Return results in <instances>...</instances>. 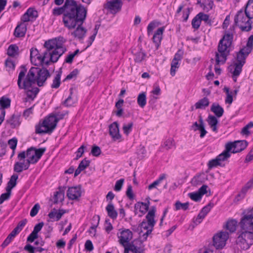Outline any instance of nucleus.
Returning a JSON list of instances; mask_svg holds the SVG:
<instances>
[{"label":"nucleus","instance_id":"nucleus-28","mask_svg":"<svg viewBox=\"0 0 253 253\" xmlns=\"http://www.w3.org/2000/svg\"><path fill=\"white\" fill-rule=\"evenodd\" d=\"M64 199V191L61 190V188H59V190L57 191L54 195V203L57 204L59 202H62Z\"/></svg>","mask_w":253,"mask_h":253},{"label":"nucleus","instance_id":"nucleus-46","mask_svg":"<svg viewBox=\"0 0 253 253\" xmlns=\"http://www.w3.org/2000/svg\"><path fill=\"white\" fill-rule=\"evenodd\" d=\"M174 142L173 139L170 138L166 140L164 143L163 147L167 150L172 149L174 147Z\"/></svg>","mask_w":253,"mask_h":253},{"label":"nucleus","instance_id":"nucleus-10","mask_svg":"<svg viewBox=\"0 0 253 253\" xmlns=\"http://www.w3.org/2000/svg\"><path fill=\"white\" fill-rule=\"evenodd\" d=\"M239 224L241 230L253 231V208L244 213Z\"/></svg>","mask_w":253,"mask_h":253},{"label":"nucleus","instance_id":"nucleus-18","mask_svg":"<svg viewBox=\"0 0 253 253\" xmlns=\"http://www.w3.org/2000/svg\"><path fill=\"white\" fill-rule=\"evenodd\" d=\"M6 123L9 125L12 128L19 126L21 123L20 116L13 114L8 119L6 120Z\"/></svg>","mask_w":253,"mask_h":253},{"label":"nucleus","instance_id":"nucleus-48","mask_svg":"<svg viewBox=\"0 0 253 253\" xmlns=\"http://www.w3.org/2000/svg\"><path fill=\"white\" fill-rule=\"evenodd\" d=\"M23 162H17L14 165L13 170L15 172L21 173L23 170Z\"/></svg>","mask_w":253,"mask_h":253},{"label":"nucleus","instance_id":"nucleus-57","mask_svg":"<svg viewBox=\"0 0 253 253\" xmlns=\"http://www.w3.org/2000/svg\"><path fill=\"white\" fill-rule=\"evenodd\" d=\"M40 209V206L39 204H36L34 205V206L32 208L31 211H30V215L32 217H34L36 216L39 210Z\"/></svg>","mask_w":253,"mask_h":253},{"label":"nucleus","instance_id":"nucleus-26","mask_svg":"<svg viewBox=\"0 0 253 253\" xmlns=\"http://www.w3.org/2000/svg\"><path fill=\"white\" fill-rule=\"evenodd\" d=\"M207 122L212 130L214 132H217V125L218 123V120L215 116L210 115L207 119Z\"/></svg>","mask_w":253,"mask_h":253},{"label":"nucleus","instance_id":"nucleus-11","mask_svg":"<svg viewBox=\"0 0 253 253\" xmlns=\"http://www.w3.org/2000/svg\"><path fill=\"white\" fill-rule=\"evenodd\" d=\"M82 187L80 185L69 187L67 191V196L69 200L79 201L82 196Z\"/></svg>","mask_w":253,"mask_h":253},{"label":"nucleus","instance_id":"nucleus-33","mask_svg":"<svg viewBox=\"0 0 253 253\" xmlns=\"http://www.w3.org/2000/svg\"><path fill=\"white\" fill-rule=\"evenodd\" d=\"M18 47L16 44H11L7 49V54L11 57H14L18 54Z\"/></svg>","mask_w":253,"mask_h":253},{"label":"nucleus","instance_id":"nucleus-24","mask_svg":"<svg viewBox=\"0 0 253 253\" xmlns=\"http://www.w3.org/2000/svg\"><path fill=\"white\" fill-rule=\"evenodd\" d=\"M106 210L107 212L108 215L113 219L117 218L118 216V212L115 210V207L112 202H109L108 205L106 208Z\"/></svg>","mask_w":253,"mask_h":253},{"label":"nucleus","instance_id":"nucleus-13","mask_svg":"<svg viewBox=\"0 0 253 253\" xmlns=\"http://www.w3.org/2000/svg\"><path fill=\"white\" fill-rule=\"evenodd\" d=\"M121 235L118 236L119 242L124 247L127 244L132 238V233L129 229H125L120 233Z\"/></svg>","mask_w":253,"mask_h":253},{"label":"nucleus","instance_id":"nucleus-32","mask_svg":"<svg viewBox=\"0 0 253 253\" xmlns=\"http://www.w3.org/2000/svg\"><path fill=\"white\" fill-rule=\"evenodd\" d=\"M137 101L139 106L141 108H143L146 104V93L142 92L140 93L137 97Z\"/></svg>","mask_w":253,"mask_h":253},{"label":"nucleus","instance_id":"nucleus-60","mask_svg":"<svg viewBox=\"0 0 253 253\" xmlns=\"http://www.w3.org/2000/svg\"><path fill=\"white\" fill-rule=\"evenodd\" d=\"M8 143L10 148L14 151L16 149L17 146V139L16 138H13L8 140Z\"/></svg>","mask_w":253,"mask_h":253},{"label":"nucleus","instance_id":"nucleus-49","mask_svg":"<svg viewBox=\"0 0 253 253\" xmlns=\"http://www.w3.org/2000/svg\"><path fill=\"white\" fill-rule=\"evenodd\" d=\"M245 13L248 18H253V4L249 7L245 6Z\"/></svg>","mask_w":253,"mask_h":253},{"label":"nucleus","instance_id":"nucleus-54","mask_svg":"<svg viewBox=\"0 0 253 253\" xmlns=\"http://www.w3.org/2000/svg\"><path fill=\"white\" fill-rule=\"evenodd\" d=\"M124 181L125 180L124 178H121L117 180L115 185L114 190L116 191H120L122 188Z\"/></svg>","mask_w":253,"mask_h":253},{"label":"nucleus","instance_id":"nucleus-14","mask_svg":"<svg viewBox=\"0 0 253 253\" xmlns=\"http://www.w3.org/2000/svg\"><path fill=\"white\" fill-rule=\"evenodd\" d=\"M119 126V124L117 122L113 123L109 126V134L114 141L118 140L121 137Z\"/></svg>","mask_w":253,"mask_h":253},{"label":"nucleus","instance_id":"nucleus-45","mask_svg":"<svg viewBox=\"0 0 253 253\" xmlns=\"http://www.w3.org/2000/svg\"><path fill=\"white\" fill-rule=\"evenodd\" d=\"M179 68V61H176L172 59L171 63L170 68V75L174 76L175 74L176 69Z\"/></svg>","mask_w":253,"mask_h":253},{"label":"nucleus","instance_id":"nucleus-35","mask_svg":"<svg viewBox=\"0 0 253 253\" xmlns=\"http://www.w3.org/2000/svg\"><path fill=\"white\" fill-rule=\"evenodd\" d=\"M65 211H60L59 212L51 211L48 214V216L51 219L56 218V221H58L61 218Z\"/></svg>","mask_w":253,"mask_h":253},{"label":"nucleus","instance_id":"nucleus-39","mask_svg":"<svg viewBox=\"0 0 253 253\" xmlns=\"http://www.w3.org/2000/svg\"><path fill=\"white\" fill-rule=\"evenodd\" d=\"M46 151V148H41L39 149H36L34 147V155H35L37 162L42 157L43 153Z\"/></svg>","mask_w":253,"mask_h":253},{"label":"nucleus","instance_id":"nucleus-40","mask_svg":"<svg viewBox=\"0 0 253 253\" xmlns=\"http://www.w3.org/2000/svg\"><path fill=\"white\" fill-rule=\"evenodd\" d=\"M201 21L199 18V16L197 14L192 20L191 25L192 28L197 30L199 28L201 25Z\"/></svg>","mask_w":253,"mask_h":253},{"label":"nucleus","instance_id":"nucleus-37","mask_svg":"<svg viewBox=\"0 0 253 253\" xmlns=\"http://www.w3.org/2000/svg\"><path fill=\"white\" fill-rule=\"evenodd\" d=\"M247 57L243 53L239 51L237 54V64L244 65L246 63V59Z\"/></svg>","mask_w":253,"mask_h":253},{"label":"nucleus","instance_id":"nucleus-62","mask_svg":"<svg viewBox=\"0 0 253 253\" xmlns=\"http://www.w3.org/2000/svg\"><path fill=\"white\" fill-rule=\"evenodd\" d=\"M38 237V235L37 233L32 231V233L29 235L28 237L27 241L29 242L32 243Z\"/></svg>","mask_w":253,"mask_h":253},{"label":"nucleus","instance_id":"nucleus-22","mask_svg":"<svg viewBox=\"0 0 253 253\" xmlns=\"http://www.w3.org/2000/svg\"><path fill=\"white\" fill-rule=\"evenodd\" d=\"M90 161L84 158L82 160L79 165L78 168L75 171L74 176H78L83 170L85 169L87 167L89 166Z\"/></svg>","mask_w":253,"mask_h":253},{"label":"nucleus","instance_id":"nucleus-9","mask_svg":"<svg viewBox=\"0 0 253 253\" xmlns=\"http://www.w3.org/2000/svg\"><path fill=\"white\" fill-rule=\"evenodd\" d=\"M251 19L243 13L242 9L239 10L234 18V22L243 31L248 32L252 29Z\"/></svg>","mask_w":253,"mask_h":253},{"label":"nucleus","instance_id":"nucleus-19","mask_svg":"<svg viewBox=\"0 0 253 253\" xmlns=\"http://www.w3.org/2000/svg\"><path fill=\"white\" fill-rule=\"evenodd\" d=\"M107 8L113 12L121 10L122 3L121 0H113L107 2Z\"/></svg>","mask_w":253,"mask_h":253},{"label":"nucleus","instance_id":"nucleus-43","mask_svg":"<svg viewBox=\"0 0 253 253\" xmlns=\"http://www.w3.org/2000/svg\"><path fill=\"white\" fill-rule=\"evenodd\" d=\"M159 25V22L153 21L150 22L147 27V33L149 36L152 34L153 30Z\"/></svg>","mask_w":253,"mask_h":253},{"label":"nucleus","instance_id":"nucleus-20","mask_svg":"<svg viewBox=\"0 0 253 253\" xmlns=\"http://www.w3.org/2000/svg\"><path fill=\"white\" fill-rule=\"evenodd\" d=\"M231 147L225 144V150L221 154L218 155L216 158L219 163L227 160L231 156Z\"/></svg>","mask_w":253,"mask_h":253},{"label":"nucleus","instance_id":"nucleus-4","mask_svg":"<svg viewBox=\"0 0 253 253\" xmlns=\"http://www.w3.org/2000/svg\"><path fill=\"white\" fill-rule=\"evenodd\" d=\"M87 12V8L84 7L71 20L70 23L65 26L69 30L75 29L71 35L79 41L83 40L87 33V29L83 26L86 18Z\"/></svg>","mask_w":253,"mask_h":253},{"label":"nucleus","instance_id":"nucleus-34","mask_svg":"<svg viewBox=\"0 0 253 253\" xmlns=\"http://www.w3.org/2000/svg\"><path fill=\"white\" fill-rule=\"evenodd\" d=\"M62 72L59 71L57 73V74L56 75V76L55 77L53 81V83L52 84L51 87L52 88H57L59 87L60 85V78L61 76Z\"/></svg>","mask_w":253,"mask_h":253},{"label":"nucleus","instance_id":"nucleus-52","mask_svg":"<svg viewBox=\"0 0 253 253\" xmlns=\"http://www.w3.org/2000/svg\"><path fill=\"white\" fill-rule=\"evenodd\" d=\"M188 196L192 200L196 202L200 201L202 198V196L198 192L190 193L188 194Z\"/></svg>","mask_w":253,"mask_h":253},{"label":"nucleus","instance_id":"nucleus-63","mask_svg":"<svg viewBox=\"0 0 253 253\" xmlns=\"http://www.w3.org/2000/svg\"><path fill=\"white\" fill-rule=\"evenodd\" d=\"M213 249L211 248L208 245L205 246L199 251V253H213Z\"/></svg>","mask_w":253,"mask_h":253},{"label":"nucleus","instance_id":"nucleus-12","mask_svg":"<svg viewBox=\"0 0 253 253\" xmlns=\"http://www.w3.org/2000/svg\"><path fill=\"white\" fill-rule=\"evenodd\" d=\"M226 146L231 147V151L232 153H239L244 150L248 145V142L246 140H239L234 142H229L226 144Z\"/></svg>","mask_w":253,"mask_h":253},{"label":"nucleus","instance_id":"nucleus-59","mask_svg":"<svg viewBox=\"0 0 253 253\" xmlns=\"http://www.w3.org/2000/svg\"><path fill=\"white\" fill-rule=\"evenodd\" d=\"M126 195L127 197L130 199L132 200L134 199V195L132 192V187L131 185H129L127 186Z\"/></svg>","mask_w":253,"mask_h":253},{"label":"nucleus","instance_id":"nucleus-1","mask_svg":"<svg viewBox=\"0 0 253 253\" xmlns=\"http://www.w3.org/2000/svg\"><path fill=\"white\" fill-rule=\"evenodd\" d=\"M66 40L62 37L48 40L44 43L46 51L43 56L39 54L36 48L30 49V59L31 63L35 65L45 63L48 65L49 62H56L59 58L67 51L65 46Z\"/></svg>","mask_w":253,"mask_h":253},{"label":"nucleus","instance_id":"nucleus-53","mask_svg":"<svg viewBox=\"0 0 253 253\" xmlns=\"http://www.w3.org/2000/svg\"><path fill=\"white\" fill-rule=\"evenodd\" d=\"M101 151L100 147L96 145H93L91 150V153L93 156L98 157L101 154Z\"/></svg>","mask_w":253,"mask_h":253},{"label":"nucleus","instance_id":"nucleus-5","mask_svg":"<svg viewBox=\"0 0 253 253\" xmlns=\"http://www.w3.org/2000/svg\"><path fill=\"white\" fill-rule=\"evenodd\" d=\"M233 39V35L226 33L220 40L218 45V52L215 53V61L217 65L224 64L229 54Z\"/></svg>","mask_w":253,"mask_h":253},{"label":"nucleus","instance_id":"nucleus-61","mask_svg":"<svg viewBox=\"0 0 253 253\" xmlns=\"http://www.w3.org/2000/svg\"><path fill=\"white\" fill-rule=\"evenodd\" d=\"M214 204L212 203H209L207 206L204 207L201 210V211L207 214L209 212L211 211V209L213 207Z\"/></svg>","mask_w":253,"mask_h":253},{"label":"nucleus","instance_id":"nucleus-56","mask_svg":"<svg viewBox=\"0 0 253 253\" xmlns=\"http://www.w3.org/2000/svg\"><path fill=\"white\" fill-rule=\"evenodd\" d=\"M78 73L79 70L77 69H74L69 75L67 76V77L64 80V81H65L66 80H70L76 77Z\"/></svg>","mask_w":253,"mask_h":253},{"label":"nucleus","instance_id":"nucleus-64","mask_svg":"<svg viewBox=\"0 0 253 253\" xmlns=\"http://www.w3.org/2000/svg\"><path fill=\"white\" fill-rule=\"evenodd\" d=\"M126 246L128 249L134 253H137V247L132 243L126 244Z\"/></svg>","mask_w":253,"mask_h":253},{"label":"nucleus","instance_id":"nucleus-23","mask_svg":"<svg viewBox=\"0 0 253 253\" xmlns=\"http://www.w3.org/2000/svg\"><path fill=\"white\" fill-rule=\"evenodd\" d=\"M211 110L212 112L216 117L220 118L222 116L224 113L223 108L219 105V104L214 103L211 107Z\"/></svg>","mask_w":253,"mask_h":253},{"label":"nucleus","instance_id":"nucleus-6","mask_svg":"<svg viewBox=\"0 0 253 253\" xmlns=\"http://www.w3.org/2000/svg\"><path fill=\"white\" fill-rule=\"evenodd\" d=\"M58 120L54 115H49L42 123L41 122L36 126V133L38 134L51 133L55 129Z\"/></svg>","mask_w":253,"mask_h":253},{"label":"nucleus","instance_id":"nucleus-7","mask_svg":"<svg viewBox=\"0 0 253 253\" xmlns=\"http://www.w3.org/2000/svg\"><path fill=\"white\" fill-rule=\"evenodd\" d=\"M236 242L241 249H249L253 245V231L240 230L238 232Z\"/></svg>","mask_w":253,"mask_h":253},{"label":"nucleus","instance_id":"nucleus-8","mask_svg":"<svg viewBox=\"0 0 253 253\" xmlns=\"http://www.w3.org/2000/svg\"><path fill=\"white\" fill-rule=\"evenodd\" d=\"M229 238V234L226 231H220L217 233L212 237V242L209 244L208 246L214 250L222 249L226 244Z\"/></svg>","mask_w":253,"mask_h":253},{"label":"nucleus","instance_id":"nucleus-25","mask_svg":"<svg viewBox=\"0 0 253 253\" xmlns=\"http://www.w3.org/2000/svg\"><path fill=\"white\" fill-rule=\"evenodd\" d=\"M209 104V99L207 97H205L197 102L195 104L194 107L196 109H205Z\"/></svg>","mask_w":253,"mask_h":253},{"label":"nucleus","instance_id":"nucleus-51","mask_svg":"<svg viewBox=\"0 0 253 253\" xmlns=\"http://www.w3.org/2000/svg\"><path fill=\"white\" fill-rule=\"evenodd\" d=\"M18 178V175L16 174H13L7 183V185L11 186L12 187H14L17 183V180Z\"/></svg>","mask_w":253,"mask_h":253},{"label":"nucleus","instance_id":"nucleus-44","mask_svg":"<svg viewBox=\"0 0 253 253\" xmlns=\"http://www.w3.org/2000/svg\"><path fill=\"white\" fill-rule=\"evenodd\" d=\"M133 126V123L132 122H130L127 124L124 125L123 126V130L124 131V133L126 135H128L129 134V133L131 131Z\"/></svg>","mask_w":253,"mask_h":253},{"label":"nucleus","instance_id":"nucleus-16","mask_svg":"<svg viewBox=\"0 0 253 253\" xmlns=\"http://www.w3.org/2000/svg\"><path fill=\"white\" fill-rule=\"evenodd\" d=\"M156 211V207L154 206L152 207L146 216L147 220L146 221L148 223L149 226L152 227V228H153L156 224V221L154 219Z\"/></svg>","mask_w":253,"mask_h":253},{"label":"nucleus","instance_id":"nucleus-47","mask_svg":"<svg viewBox=\"0 0 253 253\" xmlns=\"http://www.w3.org/2000/svg\"><path fill=\"white\" fill-rule=\"evenodd\" d=\"M213 6V2L211 0H207V2H203L201 4V7L207 11L211 10Z\"/></svg>","mask_w":253,"mask_h":253},{"label":"nucleus","instance_id":"nucleus-2","mask_svg":"<svg viewBox=\"0 0 253 253\" xmlns=\"http://www.w3.org/2000/svg\"><path fill=\"white\" fill-rule=\"evenodd\" d=\"M18 75L17 84L19 88H27L37 82L39 86H42L47 79L50 76L48 70L45 68L40 69L38 67H32L28 72L25 66L22 65Z\"/></svg>","mask_w":253,"mask_h":253},{"label":"nucleus","instance_id":"nucleus-29","mask_svg":"<svg viewBox=\"0 0 253 253\" xmlns=\"http://www.w3.org/2000/svg\"><path fill=\"white\" fill-rule=\"evenodd\" d=\"M143 202H137L134 205V212L135 214H136L137 213V211L139 210L140 212H141V214L139 215V217L142 216L143 214L145 213L146 211H148L145 208V207L143 206Z\"/></svg>","mask_w":253,"mask_h":253},{"label":"nucleus","instance_id":"nucleus-30","mask_svg":"<svg viewBox=\"0 0 253 253\" xmlns=\"http://www.w3.org/2000/svg\"><path fill=\"white\" fill-rule=\"evenodd\" d=\"M237 221L236 220H230L227 222L226 224V229L230 231V233L234 232L236 230Z\"/></svg>","mask_w":253,"mask_h":253},{"label":"nucleus","instance_id":"nucleus-36","mask_svg":"<svg viewBox=\"0 0 253 253\" xmlns=\"http://www.w3.org/2000/svg\"><path fill=\"white\" fill-rule=\"evenodd\" d=\"M234 66L235 68L233 72H232V77L233 78H237L241 74L242 71V67L243 66V65L235 63L234 64Z\"/></svg>","mask_w":253,"mask_h":253},{"label":"nucleus","instance_id":"nucleus-27","mask_svg":"<svg viewBox=\"0 0 253 253\" xmlns=\"http://www.w3.org/2000/svg\"><path fill=\"white\" fill-rule=\"evenodd\" d=\"M27 160H29L32 164H35L37 163L35 155H34V147H31L28 148L26 151Z\"/></svg>","mask_w":253,"mask_h":253},{"label":"nucleus","instance_id":"nucleus-42","mask_svg":"<svg viewBox=\"0 0 253 253\" xmlns=\"http://www.w3.org/2000/svg\"><path fill=\"white\" fill-rule=\"evenodd\" d=\"M70 90V95L63 103V104L66 107H71L76 102L75 101L73 100L71 96L72 94V88H71Z\"/></svg>","mask_w":253,"mask_h":253},{"label":"nucleus","instance_id":"nucleus-38","mask_svg":"<svg viewBox=\"0 0 253 253\" xmlns=\"http://www.w3.org/2000/svg\"><path fill=\"white\" fill-rule=\"evenodd\" d=\"M218 166L222 167L221 163H219L216 158L210 160L208 163L209 169H211L212 168L216 167Z\"/></svg>","mask_w":253,"mask_h":253},{"label":"nucleus","instance_id":"nucleus-55","mask_svg":"<svg viewBox=\"0 0 253 253\" xmlns=\"http://www.w3.org/2000/svg\"><path fill=\"white\" fill-rule=\"evenodd\" d=\"M6 147V144L1 140H0V157L5 154Z\"/></svg>","mask_w":253,"mask_h":253},{"label":"nucleus","instance_id":"nucleus-17","mask_svg":"<svg viewBox=\"0 0 253 253\" xmlns=\"http://www.w3.org/2000/svg\"><path fill=\"white\" fill-rule=\"evenodd\" d=\"M26 31V24L24 23H21L16 26L14 35L17 38L23 37L25 36Z\"/></svg>","mask_w":253,"mask_h":253},{"label":"nucleus","instance_id":"nucleus-15","mask_svg":"<svg viewBox=\"0 0 253 253\" xmlns=\"http://www.w3.org/2000/svg\"><path fill=\"white\" fill-rule=\"evenodd\" d=\"M165 30L164 27L159 28L154 33L153 41L155 44L156 48L158 49L162 39V36Z\"/></svg>","mask_w":253,"mask_h":253},{"label":"nucleus","instance_id":"nucleus-50","mask_svg":"<svg viewBox=\"0 0 253 253\" xmlns=\"http://www.w3.org/2000/svg\"><path fill=\"white\" fill-rule=\"evenodd\" d=\"M253 49V46L246 44V45L240 49L239 51L243 53L247 57L251 52Z\"/></svg>","mask_w":253,"mask_h":253},{"label":"nucleus","instance_id":"nucleus-31","mask_svg":"<svg viewBox=\"0 0 253 253\" xmlns=\"http://www.w3.org/2000/svg\"><path fill=\"white\" fill-rule=\"evenodd\" d=\"M11 100L7 97L2 96L0 98V109L5 110L10 106Z\"/></svg>","mask_w":253,"mask_h":253},{"label":"nucleus","instance_id":"nucleus-21","mask_svg":"<svg viewBox=\"0 0 253 253\" xmlns=\"http://www.w3.org/2000/svg\"><path fill=\"white\" fill-rule=\"evenodd\" d=\"M26 90L27 97L28 99L33 100L39 93L40 89L37 87H28L27 88H23Z\"/></svg>","mask_w":253,"mask_h":253},{"label":"nucleus","instance_id":"nucleus-41","mask_svg":"<svg viewBox=\"0 0 253 253\" xmlns=\"http://www.w3.org/2000/svg\"><path fill=\"white\" fill-rule=\"evenodd\" d=\"M175 207L176 210L182 209L184 211H186L188 209L189 203H181L179 201H177L175 204Z\"/></svg>","mask_w":253,"mask_h":253},{"label":"nucleus","instance_id":"nucleus-58","mask_svg":"<svg viewBox=\"0 0 253 253\" xmlns=\"http://www.w3.org/2000/svg\"><path fill=\"white\" fill-rule=\"evenodd\" d=\"M100 220V216L99 215H94L92 218V221H94L96 222L95 224L92 223V225L90 227V229L92 230H94L96 231V228L98 226Z\"/></svg>","mask_w":253,"mask_h":253},{"label":"nucleus","instance_id":"nucleus-3","mask_svg":"<svg viewBox=\"0 0 253 253\" xmlns=\"http://www.w3.org/2000/svg\"><path fill=\"white\" fill-rule=\"evenodd\" d=\"M84 7L82 4H78L75 0H65L63 6L53 9L52 14L55 16L63 14L62 21L65 26L70 23L71 20Z\"/></svg>","mask_w":253,"mask_h":253}]
</instances>
